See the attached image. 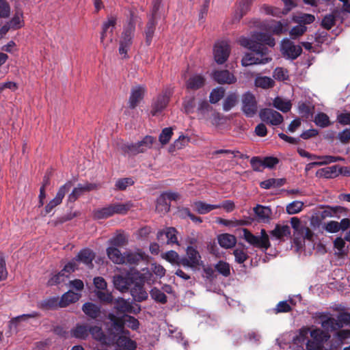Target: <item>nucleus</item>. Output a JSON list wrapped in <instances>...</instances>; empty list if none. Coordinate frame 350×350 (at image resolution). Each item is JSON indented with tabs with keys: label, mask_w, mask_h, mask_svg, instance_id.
<instances>
[{
	"label": "nucleus",
	"mask_w": 350,
	"mask_h": 350,
	"mask_svg": "<svg viewBox=\"0 0 350 350\" xmlns=\"http://www.w3.org/2000/svg\"><path fill=\"white\" fill-rule=\"evenodd\" d=\"M239 44L253 52L254 54L247 53L241 59L243 66H248L254 64H265L271 61V58L267 57L269 49L266 46L273 47L275 44V39L269 33L255 31L251 35V38L241 36L238 40Z\"/></svg>",
	"instance_id": "obj_1"
},
{
	"label": "nucleus",
	"mask_w": 350,
	"mask_h": 350,
	"mask_svg": "<svg viewBox=\"0 0 350 350\" xmlns=\"http://www.w3.org/2000/svg\"><path fill=\"white\" fill-rule=\"evenodd\" d=\"M132 207L133 204L131 202L124 204H111L105 207L95 210L93 216L96 219H103L110 217L115 214L125 215Z\"/></svg>",
	"instance_id": "obj_2"
},
{
	"label": "nucleus",
	"mask_w": 350,
	"mask_h": 350,
	"mask_svg": "<svg viewBox=\"0 0 350 350\" xmlns=\"http://www.w3.org/2000/svg\"><path fill=\"white\" fill-rule=\"evenodd\" d=\"M243 238L245 240L252 245V246L260 248L264 251L268 250L270 247L271 244L269 239V236L265 229H262L260 231L261 236H256L253 234L248 229L243 228Z\"/></svg>",
	"instance_id": "obj_3"
},
{
	"label": "nucleus",
	"mask_w": 350,
	"mask_h": 350,
	"mask_svg": "<svg viewBox=\"0 0 350 350\" xmlns=\"http://www.w3.org/2000/svg\"><path fill=\"white\" fill-rule=\"evenodd\" d=\"M243 238L245 240L252 245V246L260 248L264 251L268 250L270 247L271 244L269 239V236L265 229H262L260 231L261 236H256L253 234L248 229L243 228Z\"/></svg>",
	"instance_id": "obj_4"
},
{
	"label": "nucleus",
	"mask_w": 350,
	"mask_h": 350,
	"mask_svg": "<svg viewBox=\"0 0 350 350\" xmlns=\"http://www.w3.org/2000/svg\"><path fill=\"white\" fill-rule=\"evenodd\" d=\"M185 253L180 261L181 266L196 270L203 265L200 252L192 245L187 247Z\"/></svg>",
	"instance_id": "obj_5"
},
{
	"label": "nucleus",
	"mask_w": 350,
	"mask_h": 350,
	"mask_svg": "<svg viewBox=\"0 0 350 350\" xmlns=\"http://www.w3.org/2000/svg\"><path fill=\"white\" fill-rule=\"evenodd\" d=\"M155 141L156 138L153 136L146 135L142 141L137 143L124 144L122 147V150L126 154L135 155L139 153H143L148 149L151 148Z\"/></svg>",
	"instance_id": "obj_6"
},
{
	"label": "nucleus",
	"mask_w": 350,
	"mask_h": 350,
	"mask_svg": "<svg viewBox=\"0 0 350 350\" xmlns=\"http://www.w3.org/2000/svg\"><path fill=\"white\" fill-rule=\"evenodd\" d=\"M135 279V275L131 272L115 274L113 277V283L117 290L125 293L130 290Z\"/></svg>",
	"instance_id": "obj_7"
},
{
	"label": "nucleus",
	"mask_w": 350,
	"mask_h": 350,
	"mask_svg": "<svg viewBox=\"0 0 350 350\" xmlns=\"http://www.w3.org/2000/svg\"><path fill=\"white\" fill-rule=\"evenodd\" d=\"M242 111L247 118H253L258 111V105L253 94L247 92L242 96Z\"/></svg>",
	"instance_id": "obj_8"
},
{
	"label": "nucleus",
	"mask_w": 350,
	"mask_h": 350,
	"mask_svg": "<svg viewBox=\"0 0 350 350\" xmlns=\"http://www.w3.org/2000/svg\"><path fill=\"white\" fill-rule=\"evenodd\" d=\"M230 46L226 41H219L216 42L213 47L214 59L218 64L225 63L230 53Z\"/></svg>",
	"instance_id": "obj_9"
},
{
	"label": "nucleus",
	"mask_w": 350,
	"mask_h": 350,
	"mask_svg": "<svg viewBox=\"0 0 350 350\" xmlns=\"http://www.w3.org/2000/svg\"><path fill=\"white\" fill-rule=\"evenodd\" d=\"M72 185V182L71 180H68L64 185H62L59 188L55 197L46 205V214L51 213L54 208L62 202V200L64 199L65 195L70 190Z\"/></svg>",
	"instance_id": "obj_10"
},
{
	"label": "nucleus",
	"mask_w": 350,
	"mask_h": 350,
	"mask_svg": "<svg viewBox=\"0 0 350 350\" xmlns=\"http://www.w3.org/2000/svg\"><path fill=\"white\" fill-rule=\"evenodd\" d=\"M113 308L118 314L131 313L137 314L141 311L139 305L136 304L135 306L128 300L118 297L113 301Z\"/></svg>",
	"instance_id": "obj_11"
},
{
	"label": "nucleus",
	"mask_w": 350,
	"mask_h": 350,
	"mask_svg": "<svg viewBox=\"0 0 350 350\" xmlns=\"http://www.w3.org/2000/svg\"><path fill=\"white\" fill-rule=\"evenodd\" d=\"M172 93L169 90H165L163 92L158 95L153 100L151 107V114L154 116L161 113L165 109L169 103Z\"/></svg>",
	"instance_id": "obj_12"
},
{
	"label": "nucleus",
	"mask_w": 350,
	"mask_h": 350,
	"mask_svg": "<svg viewBox=\"0 0 350 350\" xmlns=\"http://www.w3.org/2000/svg\"><path fill=\"white\" fill-rule=\"evenodd\" d=\"M259 117L262 122L273 126L280 125L284 120L283 116L279 112L269 108L261 109Z\"/></svg>",
	"instance_id": "obj_13"
},
{
	"label": "nucleus",
	"mask_w": 350,
	"mask_h": 350,
	"mask_svg": "<svg viewBox=\"0 0 350 350\" xmlns=\"http://www.w3.org/2000/svg\"><path fill=\"white\" fill-rule=\"evenodd\" d=\"M281 50L284 55L291 59H297L302 53V48L299 45H295L288 39H284L282 42Z\"/></svg>",
	"instance_id": "obj_14"
},
{
	"label": "nucleus",
	"mask_w": 350,
	"mask_h": 350,
	"mask_svg": "<svg viewBox=\"0 0 350 350\" xmlns=\"http://www.w3.org/2000/svg\"><path fill=\"white\" fill-rule=\"evenodd\" d=\"M133 286L130 288L131 295L135 301L142 302L148 299V294L144 288V281L142 279H135Z\"/></svg>",
	"instance_id": "obj_15"
},
{
	"label": "nucleus",
	"mask_w": 350,
	"mask_h": 350,
	"mask_svg": "<svg viewBox=\"0 0 350 350\" xmlns=\"http://www.w3.org/2000/svg\"><path fill=\"white\" fill-rule=\"evenodd\" d=\"M97 185L95 183H86L85 184H78L72 192L68 195L67 203L75 202L79 197L83 196L85 192L92 191L97 189Z\"/></svg>",
	"instance_id": "obj_16"
},
{
	"label": "nucleus",
	"mask_w": 350,
	"mask_h": 350,
	"mask_svg": "<svg viewBox=\"0 0 350 350\" xmlns=\"http://www.w3.org/2000/svg\"><path fill=\"white\" fill-rule=\"evenodd\" d=\"M146 88L143 85H137L133 87L131 90V95L129 99V107L134 109L144 97Z\"/></svg>",
	"instance_id": "obj_17"
},
{
	"label": "nucleus",
	"mask_w": 350,
	"mask_h": 350,
	"mask_svg": "<svg viewBox=\"0 0 350 350\" xmlns=\"http://www.w3.org/2000/svg\"><path fill=\"white\" fill-rule=\"evenodd\" d=\"M212 77L219 84H232L237 81L234 75L228 70H215Z\"/></svg>",
	"instance_id": "obj_18"
},
{
	"label": "nucleus",
	"mask_w": 350,
	"mask_h": 350,
	"mask_svg": "<svg viewBox=\"0 0 350 350\" xmlns=\"http://www.w3.org/2000/svg\"><path fill=\"white\" fill-rule=\"evenodd\" d=\"M117 23V17L116 16H110L107 17V20L103 23L102 31L100 33V42L105 46L104 40L107 36V33L111 34L110 42H112V36L113 30Z\"/></svg>",
	"instance_id": "obj_19"
},
{
	"label": "nucleus",
	"mask_w": 350,
	"mask_h": 350,
	"mask_svg": "<svg viewBox=\"0 0 350 350\" xmlns=\"http://www.w3.org/2000/svg\"><path fill=\"white\" fill-rule=\"evenodd\" d=\"M135 30V23L133 22V19L131 18L128 26L124 29L122 33L120 44L131 47L133 43Z\"/></svg>",
	"instance_id": "obj_20"
},
{
	"label": "nucleus",
	"mask_w": 350,
	"mask_h": 350,
	"mask_svg": "<svg viewBox=\"0 0 350 350\" xmlns=\"http://www.w3.org/2000/svg\"><path fill=\"white\" fill-rule=\"evenodd\" d=\"M253 211L258 221L264 223L269 222L272 215V210L269 206L260 204H257L254 207Z\"/></svg>",
	"instance_id": "obj_21"
},
{
	"label": "nucleus",
	"mask_w": 350,
	"mask_h": 350,
	"mask_svg": "<svg viewBox=\"0 0 350 350\" xmlns=\"http://www.w3.org/2000/svg\"><path fill=\"white\" fill-rule=\"evenodd\" d=\"M89 334L92 338L103 345H110L113 340L107 337L102 329V327L97 325L90 326Z\"/></svg>",
	"instance_id": "obj_22"
},
{
	"label": "nucleus",
	"mask_w": 350,
	"mask_h": 350,
	"mask_svg": "<svg viewBox=\"0 0 350 350\" xmlns=\"http://www.w3.org/2000/svg\"><path fill=\"white\" fill-rule=\"evenodd\" d=\"M82 310L89 318L97 320L101 315L100 307L92 302H86L82 306Z\"/></svg>",
	"instance_id": "obj_23"
},
{
	"label": "nucleus",
	"mask_w": 350,
	"mask_h": 350,
	"mask_svg": "<svg viewBox=\"0 0 350 350\" xmlns=\"http://www.w3.org/2000/svg\"><path fill=\"white\" fill-rule=\"evenodd\" d=\"M145 258L144 252L140 251L133 252L131 251L124 252V264H128L131 266L137 265L140 261Z\"/></svg>",
	"instance_id": "obj_24"
},
{
	"label": "nucleus",
	"mask_w": 350,
	"mask_h": 350,
	"mask_svg": "<svg viewBox=\"0 0 350 350\" xmlns=\"http://www.w3.org/2000/svg\"><path fill=\"white\" fill-rule=\"evenodd\" d=\"M320 318L321 319L322 327L327 332H334L341 328L338 319H336L333 317H328L325 314H321Z\"/></svg>",
	"instance_id": "obj_25"
},
{
	"label": "nucleus",
	"mask_w": 350,
	"mask_h": 350,
	"mask_svg": "<svg viewBox=\"0 0 350 350\" xmlns=\"http://www.w3.org/2000/svg\"><path fill=\"white\" fill-rule=\"evenodd\" d=\"M177 230L175 228L169 227L167 228L165 231L160 230L157 232V238L159 241L163 240V236H165L167 238V244H178L177 237H176Z\"/></svg>",
	"instance_id": "obj_26"
},
{
	"label": "nucleus",
	"mask_w": 350,
	"mask_h": 350,
	"mask_svg": "<svg viewBox=\"0 0 350 350\" xmlns=\"http://www.w3.org/2000/svg\"><path fill=\"white\" fill-rule=\"evenodd\" d=\"M95 258L94 252L89 248L81 250L75 258L77 261L83 262L88 266H92V261Z\"/></svg>",
	"instance_id": "obj_27"
},
{
	"label": "nucleus",
	"mask_w": 350,
	"mask_h": 350,
	"mask_svg": "<svg viewBox=\"0 0 350 350\" xmlns=\"http://www.w3.org/2000/svg\"><path fill=\"white\" fill-rule=\"evenodd\" d=\"M157 25V20H154V18H148L144 30L145 42L148 46L152 43Z\"/></svg>",
	"instance_id": "obj_28"
},
{
	"label": "nucleus",
	"mask_w": 350,
	"mask_h": 350,
	"mask_svg": "<svg viewBox=\"0 0 350 350\" xmlns=\"http://www.w3.org/2000/svg\"><path fill=\"white\" fill-rule=\"evenodd\" d=\"M205 78L200 75L191 76L186 81V88L188 90H197L204 86Z\"/></svg>",
	"instance_id": "obj_29"
},
{
	"label": "nucleus",
	"mask_w": 350,
	"mask_h": 350,
	"mask_svg": "<svg viewBox=\"0 0 350 350\" xmlns=\"http://www.w3.org/2000/svg\"><path fill=\"white\" fill-rule=\"evenodd\" d=\"M116 345L122 350H136L137 342L126 336H120L117 338Z\"/></svg>",
	"instance_id": "obj_30"
},
{
	"label": "nucleus",
	"mask_w": 350,
	"mask_h": 350,
	"mask_svg": "<svg viewBox=\"0 0 350 350\" xmlns=\"http://www.w3.org/2000/svg\"><path fill=\"white\" fill-rule=\"evenodd\" d=\"M38 307L43 310H55L59 308V299L58 297H51L43 299L38 303Z\"/></svg>",
	"instance_id": "obj_31"
},
{
	"label": "nucleus",
	"mask_w": 350,
	"mask_h": 350,
	"mask_svg": "<svg viewBox=\"0 0 350 350\" xmlns=\"http://www.w3.org/2000/svg\"><path fill=\"white\" fill-rule=\"evenodd\" d=\"M80 297V294L68 291L62 295L59 299V308L67 307L70 304L77 302Z\"/></svg>",
	"instance_id": "obj_32"
},
{
	"label": "nucleus",
	"mask_w": 350,
	"mask_h": 350,
	"mask_svg": "<svg viewBox=\"0 0 350 350\" xmlns=\"http://www.w3.org/2000/svg\"><path fill=\"white\" fill-rule=\"evenodd\" d=\"M338 166L336 165L321 168L316 172V176L325 178H335L338 175Z\"/></svg>",
	"instance_id": "obj_33"
},
{
	"label": "nucleus",
	"mask_w": 350,
	"mask_h": 350,
	"mask_svg": "<svg viewBox=\"0 0 350 350\" xmlns=\"http://www.w3.org/2000/svg\"><path fill=\"white\" fill-rule=\"evenodd\" d=\"M270 234L277 239L282 240L284 237H288L291 235V228L288 225L282 226L276 224L275 228L270 232Z\"/></svg>",
	"instance_id": "obj_34"
},
{
	"label": "nucleus",
	"mask_w": 350,
	"mask_h": 350,
	"mask_svg": "<svg viewBox=\"0 0 350 350\" xmlns=\"http://www.w3.org/2000/svg\"><path fill=\"white\" fill-rule=\"evenodd\" d=\"M218 243L221 247L232 248L237 243L235 236L228 233L221 234L217 237Z\"/></svg>",
	"instance_id": "obj_35"
},
{
	"label": "nucleus",
	"mask_w": 350,
	"mask_h": 350,
	"mask_svg": "<svg viewBox=\"0 0 350 350\" xmlns=\"http://www.w3.org/2000/svg\"><path fill=\"white\" fill-rule=\"evenodd\" d=\"M108 258L115 264H124V253L122 254L119 249L115 247H109L107 249Z\"/></svg>",
	"instance_id": "obj_36"
},
{
	"label": "nucleus",
	"mask_w": 350,
	"mask_h": 350,
	"mask_svg": "<svg viewBox=\"0 0 350 350\" xmlns=\"http://www.w3.org/2000/svg\"><path fill=\"white\" fill-rule=\"evenodd\" d=\"M346 208L340 206H326L323 211L321 212V217L324 219L327 217L338 216V214L342 213Z\"/></svg>",
	"instance_id": "obj_37"
},
{
	"label": "nucleus",
	"mask_w": 350,
	"mask_h": 350,
	"mask_svg": "<svg viewBox=\"0 0 350 350\" xmlns=\"http://www.w3.org/2000/svg\"><path fill=\"white\" fill-rule=\"evenodd\" d=\"M90 326L85 324H77L71 329V335L79 339H86L89 336Z\"/></svg>",
	"instance_id": "obj_38"
},
{
	"label": "nucleus",
	"mask_w": 350,
	"mask_h": 350,
	"mask_svg": "<svg viewBox=\"0 0 350 350\" xmlns=\"http://www.w3.org/2000/svg\"><path fill=\"white\" fill-rule=\"evenodd\" d=\"M253 0H240L237 10L234 14V18L239 21L250 10Z\"/></svg>",
	"instance_id": "obj_39"
},
{
	"label": "nucleus",
	"mask_w": 350,
	"mask_h": 350,
	"mask_svg": "<svg viewBox=\"0 0 350 350\" xmlns=\"http://www.w3.org/2000/svg\"><path fill=\"white\" fill-rule=\"evenodd\" d=\"M194 210L200 215L206 214L211 211L219 208V206L215 204H208L202 201H196L193 204Z\"/></svg>",
	"instance_id": "obj_40"
},
{
	"label": "nucleus",
	"mask_w": 350,
	"mask_h": 350,
	"mask_svg": "<svg viewBox=\"0 0 350 350\" xmlns=\"http://www.w3.org/2000/svg\"><path fill=\"white\" fill-rule=\"evenodd\" d=\"M39 317V313L37 312H33L30 314H23L22 315L17 316L16 317L12 318L9 321V327L10 329L12 328L16 329L18 324L21 321H26L30 318H37Z\"/></svg>",
	"instance_id": "obj_41"
},
{
	"label": "nucleus",
	"mask_w": 350,
	"mask_h": 350,
	"mask_svg": "<svg viewBox=\"0 0 350 350\" xmlns=\"http://www.w3.org/2000/svg\"><path fill=\"white\" fill-rule=\"evenodd\" d=\"M170 210V203L165 197V195L161 193L157 199L156 211L159 213H166Z\"/></svg>",
	"instance_id": "obj_42"
},
{
	"label": "nucleus",
	"mask_w": 350,
	"mask_h": 350,
	"mask_svg": "<svg viewBox=\"0 0 350 350\" xmlns=\"http://www.w3.org/2000/svg\"><path fill=\"white\" fill-rule=\"evenodd\" d=\"M285 183V178H269L262 181L260 183V187L265 189H269L271 187H280L284 185Z\"/></svg>",
	"instance_id": "obj_43"
},
{
	"label": "nucleus",
	"mask_w": 350,
	"mask_h": 350,
	"mask_svg": "<svg viewBox=\"0 0 350 350\" xmlns=\"http://www.w3.org/2000/svg\"><path fill=\"white\" fill-rule=\"evenodd\" d=\"M314 122L321 128H326L333 124L330 121L329 116L323 112H319L315 116Z\"/></svg>",
	"instance_id": "obj_44"
},
{
	"label": "nucleus",
	"mask_w": 350,
	"mask_h": 350,
	"mask_svg": "<svg viewBox=\"0 0 350 350\" xmlns=\"http://www.w3.org/2000/svg\"><path fill=\"white\" fill-rule=\"evenodd\" d=\"M310 336L314 341H317L323 345L330 338V336L327 332L319 328L312 330L310 332Z\"/></svg>",
	"instance_id": "obj_45"
},
{
	"label": "nucleus",
	"mask_w": 350,
	"mask_h": 350,
	"mask_svg": "<svg viewBox=\"0 0 350 350\" xmlns=\"http://www.w3.org/2000/svg\"><path fill=\"white\" fill-rule=\"evenodd\" d=\"M255 85L262 89L271 88L275 85V81L269 77H257L254 81Z\"/></svg>",
	"instance_id": "obj_46"
},
{
	"label": "nucleus",
	"mask_w": 350,
	"mask_h": 350,
	"mask_svg": "<svg viewBox=\"0 0 350 350\" xmlns=\"http://www.w3.org/2000/svg\"><path fill=\"white\" fill-rule=\"evenodd\" d=\"M284 4V8L282 11L280 8L273 7L272 12H275L276 14H271L274 16H280V14H286L293 8L296 6V3L293 0H282Z\"/></svg>",
	"instance_id": "obj_47"
},
{
	"label": "nucleus",
	"mask_w": 350,
	"mask_h": 350,
	"mask_svg": "<svg viewBox=\"0 0 350 350\" xmlns=\"http://www.w3.org/2000/svg\"><path fill=\"white\" fill-rule=\"evenodd\" d=\"M314 111V106L312 104L304 102L299 103V112L303 117L308 118L310 116H312Z\"/></svg>",
	"instance_id": "obj_48"
},
{
	"label": "nucleus",
	"mask_w": 350,
	"mask_h": 350,
	"mask_svg": "<svg viewBox=\"0 0 350 350\" xmlns=\"http://www.w3.org/2000/svg\"><path fill=\"white\" fill-rule=\"evenodd\" d=\"M225 94V89L222 87L214 88L210 93L209 101L211 103L215 104L219 102Z\"/></svg>",
	"instance_id": "obj_49"
},
{
	"label": "nucleus",
	"mask_w": 350,
	"mask_h": 350,
	"mask_svg": "<svg viewBox=\"0 0 350 350\" xmlns=\"http://www.w3.org/2000/svg\"><path fill=\"white\" fill-rule=\"evenodd\" d=\"M273 106L284 113L289 111L291 109L290 101H285L280 97H276L273 100Z\"/></svg>",
	"instance_id": "obj_50"
},
{
	"label": "nucleus",
	"mask_w": 350,
	"mask_h": 350,
	"mask_svg": "<svg viewBox=\"0 0 350 350\" xmlns=\"http://www.w3.org/2000/svg\"><path fill=\"white\" fill-rule=\"evenodd\" d=\"M150 296L155 301L165 304L167 302V296L159 288L154 287L150 291Z\"/></svg>",
	"instance_id": "obj_51"
},
{
	"label": "nucleus",
	"mask_w": 350,
	"mask_h": 350,
	"mask_svg": "<svg viewBox=\"0 0 350 350\" xmlns=\"http://www.w3.org/2000/svg\"><path fill=\"white\" fill-rule=\"evenodd\" d=\"M215 269L221 275L224 277H228L230 275V265L223 260H219L215 265Z\"/></svg>",
	"instance_id": "obj_52"
},
{
	"label": "nucleus",
	"mask_w": 350,
	"mask_h": 350,
	"mask_svg": "<svg viewBox=\"0 0 350 350\" xmlns=\"http://www.w3.org/2000/svg\"><path fill=\"white\" fill-rule=\"evenodd\" d=\"M237 102V96L235 93H231L227 96L224 100L223 109L225 111H230L234 107Z\"/></svg>",
	"instance_id": "obj_53"
},
{
	"label": "nucleus",
	"mask_w": 350,
	"mask_h": 350,
	"mask_svg": "<svg viewBox=\"0 0 350 350\" xmlns=\"http://www.w3.org/2000/svg\"><path fill=\"white\" fill-rule=\"evenodd\" d=\"M304 205V202L301 201H293L286 206V210L288 214L294 215L301 211Z\"/></svg>",
	"instance_id": "obj_54"
},
{
	"label": "nucleus",
	"mask_w": 350,
	"mask_h": 350,
	"mask_svg": "<svg viewBox=\"0 0 350 350\" xmlns=\"http://www.w3.org/2000/svg\"><path fill=\"white\" fill-rule=\"evenodd\" d=\"M163 258L172 264L181 266L180 263L181 257L179 256L178 254L176 251L170 250L164 254Z\"/></svg>",
	"instance_id": "obj_55"
},
{
	"label": "nucleus",
	"mask_w": 350,
	"mask_h": 350,
	"mask_svg": "<svg viewBox=\"0 0 350 350\" xmlns=\"http://www.w3.org/2000/svg\"><path fill=\"white\" fill-rule=\"evenodd\" d=\"M96 295L98 299L104 304H111L113 302V295L107 291H96Z\"/></svg>",
	"instance_id": "obj_56"
},
{
	"label": "nucleus",
	"mask_w": 350,
	"mask_h": 350,
	"mask_svg": "<svg viewBox=\"0 0 350 350\" xmlns=\"http://www.w3.org/2000/svg\"><path fill=\"white\" fill-rule=\"evenodd\" d=\"M189 142V138L187 136L184 135H181L179 136L178 139L174 141V144L170 146V151H172V148L174 149H181L185 147L188 142Z\"/></svg>",
	"instance_id": "obj_57"
},
{
	"label": "nucleus",
	"mask_w": 350,
	"mask_h": 350,
	"mask_svg": "<svg viewBox=\"0 0 350 350\" xmlns=\"http://www.w3.org/2000/svg\"><path fill=\"white\" fill-rule=\"evenodd\" d=\"M173 135V131L171 127H167L162 130L161 133L159 136V140L161 144H167Z\"/></svg>",
	"instance_id": "obj_58"
},
{
	"label": "nucleus",
	"mask_w": 350,
	"mask_h": 350,
	"mask_svg": "<svg viewBox=\"0 0 350 350\" xmlns=\"http://www.w3.org/2000/svg\"><path fill=\"white\" fill-rule=\"evenodd\" d=\"M184 111L189 114L194 112L196 108V99L194 96L186 98L183 101Z\"/></svg>",
	"instance_id": "obj_59"
},
{
	"label": "nucleus",
	"mask_w": 350,
	"mask_h": 350,
	"mask_svg": "<svg viewBox=\"0 0 350 350\" xmlns=\"http://www.w3.org/2000/svg\"><path fill=\"white\" fill-rule=\"evenodd\" d=\"M23 13L17 12L10 21V26L14 29H18L23 26Z\"/></svg>",
	"instance_id": "obj_60"
},
{
	"label": "nucleus",
	"mask_w": 350,
	"mask_h": 350,
	"mask_svg": "<svg viewBox=\"0 0 350 350\" xmlns=\"http://www.w3.org/2000/svg\"><path fill=\"white\" fill-rule=\"evenodd\" d=\"M273 77L278 81H286L288 79V70L281 67H277L273 72Z\"/></svg>",
	"instance_id": "obj_61"
},
{
	"label": "nucleus",
	"mask_w": 350,
	"mask_h": 350,
	"mask_svg": "<svg viewBox=\"0 0 350 350\" xmlns=\"http://www.w3.org/2000/svg\"><path fill=\"white\" fill-rule=\"evenodd\" d=\"M213 108L206 100H202L198 105V111L205 118H208V114L213 111Z\"/></svg>",
	"instance_id": "obj_62"
},
{
	"label": "nucleus",
	"mask_w": 350,
	"mask_h": 350,
	"mask_svg": "<svg viewBox=\"0 0 350 350\" xmlns=\"http://www.w3.org/2000/svg\"><path fill=\"white\" fill-rule=\"evenodd\" d=\"M128 241L126 237L122 234H119L111 239V247H122L127 243Z\"/></svg>",
	"instance_id": "obj_63"
},
{
	"label": "nucleus",
	"mask_w": 350,
	"mask_h": 350,
	"mask_svg": "<svg viewBox=\"0 0 350 350\" xmlns=\"http://www.w3.org/2000/svg\"><path fill=\"white\" fill-rule=\"evenodd\" d=\"M335 25L334 16L330 14L325 15L321 21V26L327 30L331 29Z\"/></svg>",
	"instance_id": "obj_64"
}]
</instances>
